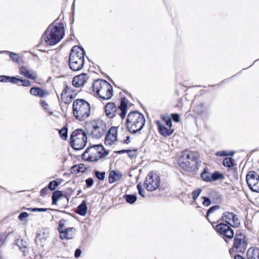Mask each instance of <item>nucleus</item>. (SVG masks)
Returning <instances> with one entry per match:
<instances>
[{
  "label": "nucleus",
  "instance_id": "3c124183",
  "mask_svg": "<svg viewBox=\"0 0 259 259\" xmlns=\"http://www.w3.org/2000/svg\"><path fill=\"white\" fill-rule=\"evenodd\" d=\"M93 179L90 178L85 180L86 185L87 187H91L94 184Z\"/></svg>",
  "mask_w": 259,
  "mask_h": 259
},
{
  "label": "nucleus",
  "instance_id": "9b49d317",
  "mask_svg": "<svg viewBox=\"0 0 259 259\" xmlns=\"http://www.w3.org/2000/svg\"><path fill=\"white\" fill-rule=\"evenodd\" d=\"M222 220L225 222L227 225L233 228H238L240 225L237 215L232 212H225L222 217Z\"/></svg>",
  "mask_w": 259,
  "mask_h": 259
},
{
  "label": "nucleus",
  "instance_id": "58836bf2",
  "mask_svg": "<svg viewBox=\"0 0 259 259\" xmlns=\"http://www.w3.org/2000/svg\"><path fill=\"white\" fill-rule=\"evenodd\" d=\"M59 184L55 180L50 182L48 185V188L53 191L59 186Z\"/></svg>",
  "mask_w": 259,
  "mask_h": 259
},
{
  "label": "nucleus",
  "instance_id": "f704fd0d",
  "mask_svg": "<svg viewBox=\"0 0 259 259\" xmlns=\"http://www.w3.org/2000/svg\"><path fill=\"white\" fill-rule=\"evenodd\" d=\"M60 137L63 140H66L68 136V128L64 126L59 131Z\"/></svg>",
  "mask_w": 259,
  "mask_h": 259
},
{
  "label": "nucleus",
  "instance_id": "1a4fd4ad",
  "mask_svg": "<svg viewBox=\"0 0 259 259\" xmlns=\"http://www.w3.org/2000/svg\"><path fill=\"white\" fill-rule=\"evenodd\" d=\"M246 181L250 189L259 193V175L254 171H250L246 176Z\"/></svg>",
  "mask_w": 259,
  "mask_h": 259
},
{
  "label": "nucleus",
  "instance_id": "412c9836",
  "mask_svg": "<svg viewBox=\"0 0 259 259\" xmlns=\"http://www.w3.org/2000/svg\"><path fill=\"white\" fill-rule=\"evenodd\" d=\"M97 123L94 121L88 125L87 131L89 136L93 138H97Z\"/></svg>",
  "mask_w": 259,
  "mask_h": 259
},
{
  "label": "nucleus",
  "instance_id": "6e6d98bb",
  "mask_svg": "<svg viewBox=\"0 0 259 259\" xmlns=\"http://www.w3.org/2000/svg\"><path fill=\"white\" fill-rule=\"evenodd\" d=\"M48 189V187H45L41 190L40 193L41 196L44 197L47 195Z\"/></svg>",
  "mask_w": 259,
  "mask_h": 259
},
{
  "label": "nucleus",
  "instance_id": "473e14b6",
  "mask_svg": "<svg viewBox=\"0 0 259 259\" xmlns=\"http://www.w3.org/2000/svg\"><path fill=\"white\" fill-rule=\"evenodd\" d=\"M201 177L205 182H211V174L206 169H204L203 170V172L201 174Z\"/></svg>",
  "mask_w": 259,
  "mask_h": 259
},
{
  "label": "nucleus",
  "instance_id": "6ab92c4d",
  "mask_svg": "<svg viewBox=\"0 0 259 259\" xmlns=\"http://www.w3.org/2000/svg\"><path fill=\"white\" fill-rule=\"evenodd\" d=\"M19 71L21 75H24L27 78L34 80L37 78V76L36 75L33 74V71L29 70L26 67L22 66L20 67Z\"/></svg>",
  "mask_w": 259,
  "mask_h": 259
},
{
  "label": "nucleus",
  "instance_id": "423d86ee",
  "mask_svg": "<svg viewBox=\"0 0 259 259\" xmlns=\"http://www.w3.org/2000/svg\"><path fill=\"white\" fill-rule=\"evenodd\" d=\"M70 145L75 150L84 148L87 143V136L82 129H77L72 133L70 138Z\"/></svg>",
  "mask_w": 259,
  "mask_h": 259
},
{
  "label": "nucleus",
  "instance_id": "f03ea898",
  "mask_svg": "<svg viewBox=\"0 0 259 259\" xmlns=\"http://www.w3.org/2000/svg\"><path fill=\"white\" fill-rule=\"evenodd\" d=\"M199 154L197 152L186 150L182 152L178 159L181 167L187 171H194L198 168Z\"/></svg>",
  "mask_w": 259,
  "mask_h": 259
},
{
  "label": "nucleus",
  "instance_id": "4c0bfd02",
  "mask_svg": "<svg viewBox=\"0 0 259 259\" xmlns=\"http://www.w3.org/2000/svg\"><path fill=\"white\" fill-rule=\"evenodd\" d=\"M223 177V175L218 171H215L211 175V182L218 180Z\"/></svg>",
  "mask_w": 259,
  "mask_h": 259
},
{
  "label": "nucleus",
  "instance_id": "f3484780",
  "mask_svg": "<svg viewBox=\"0 0 259 259\" xmlns=\"http://www.w3.org/2000/svg\"><path fill=\"white\" fill-rule=\"evenodd\" d=\"M117 130L112 127L109 131V133L106 136L105 143L106 144L111 145L116 140Z\"/></svg>",
  "mask_w": 259,
  "mask_h": 259
},
{
  "label": "nucleus",
  "instance_id": "f8f14e48",
  "mask_svg": "<svg viewBox=\"0 0 259 259\" xmlns=\"http://www.w3.org/2000/svg\"><path fill=\"white\" fill-rule=\"evenodd\" d=\"M214 228L219 234L227 238L232 239L234 237V231L231 228V226L224 223H220L217 225Z\"/></svg>",
  "mask_w": 259,
  "mask_h": 259
},
{
  "label": "nucleus",
  "instance_id": "49530a36",
  "mask_svg": "<svg viewBox=\"0 0 259 259\" xmlns=\"http://www.w3.org/2000/svg\"><path fill=\"white\" fill-rule=\"evenodd\" d=\"M10 57L14 62H18V57L17 54L14 53L10 52Z\"/></svg>",
  "mask_w": 259,
  "mask_h": 259
},
{
  "label": "nucleus",
  "instance_id": "37998d69",
  "mask_svg": "<svg viewBox=\"0 0 259 259\" xmlns=\"http://www.w3.org/2000/svg\"><path fill=\"white\" fill-rule=\"evenodd\" d=\"M7 237H8V235H7L5 233H1L0 234V244H1V245H3L6 243Z\"/></svg>",
  "mask_w": 259,
  "mask_h": 259
},
{
  "label": "nucleus",
  "instance_id": "a878e982",
  "mask_svg": "<svg viewBox=\"0 0 259 259\" xmlns=\"http://www.w3.org/2000/svg\"><path fill=\"white\" fill-rule=\"evenodd\" d=\"M19 81L18 77L15 76H10L7 75H0V82H11L13 84L17 83Z\"/></svg>",
  "mask_w": 259,
  "mask_h": 259
},
{
  "label": "nucleus",
  "instance_id": "2f4dec72",
  "mask_svg": "<svg viewBox=\"0 0 259 259\" xmlns=\"http://www.w3.org/2000/svg\"><path fill=\"white\" fill-rule=\"evenodd\" d=\"M223 164L226 167L231 168L234 166L235 163L234 159L231 157H226L223 161Z\"/></svg>",
  "mask_w": 259,
  "mask_h": 259
},
{
  "label": "nucleus",
  "instance_id": "72a5a7b5",
  "mask_svg": "<svg viewBox=\"0 0 259 259\" xmlns=\"http://www.w3.org/2000/svg\"><path fill=\"white\" fill-rule=\"evenodd\" d=\"M124 198L125 199L126 201L130 204L134 203L137 199V196L136 194L133 195H128L126 194L124 196Z\"/></svg>",
  "mask_w": 259,
  "mask_h": 259
},
{
  "label": "nucleus",
  "instance_id": "c03bdc74",
  "mask_svg": "<svg viewBox=\"0 0 259 259\" xmlns=\"http://www.w3.org/2000/svg\"><path fill=\"white\" fill-rule=\"evenodd\" d=\"M97 82V80H95L94 81L93 83L92 87V92H91V93L92 94L93 93L94 94V96L95 97L97 96V88H96L95 84L96 82Z\"/></svg>",
  "mask_w": 259,
  "mask_h": 259
},
{
  "label": "nucleus",
  "instance_id": "a19ab883",
  "mask_svg": "<svg viewBox=\"0 0 259 259\" xmlns=\"http://www.w3.org/2000/svg\"><path fill=\"white\" fill-rule=\"evenodd\" d=\"M66 223V220L64 219H61L59 223L58 231L59 233H61L64 230L63 229L64 226Z\"/></svg>",
  "mask_w": 259,
  "mask_h": 259
},
{
  "label": "nucleus",
  "instance_id": "603ef678",
  "mask_svg": "<svg viewBox=\"0 0 259 259\" xmlns=\"http://www.w3.org/2000/svg\"><path fill=\"white\" fill-rule=\"evenodd\" d=\"M51 209L49 208H33L32 209V211H38V212H44L47 211V210H50Z\"/></svg>",
  "mask_w": 259,
  "mask_h": 259
},
{
  "label": "nucleus",
  "instance_id": "13d9d810",
  "mask_svg": "<svg viewBox=\"0 0 259 259\" xmlns=\"http://www.w3.org/2000/svg\"><path fill=\"white\" fill-rule=\"evenodd\" d=\"M216 155L218 156H228V153H227L225 151H218L216 153Z\"/></svg>",
  "mask_w": 259,
  "mask_h": 259
},
{
  "label": "nucleus",
  "instance_id": "39448f33",
  "mask_svg": "<svg viewBox=\"0 0 259 259\" xmlns=\"http://www.w3.org/2000/svg\"><path fill=\"white\" fill-rule=\"evenodd\" d=\"M73 114L79 121H83L91 113L90 104L83 99L75 100L72 105Z\"/></svg>",
  "mask_w": 259,
  "mask_h": 259
},
{
  "label": "nucleus",
  "instance_id": "a211bd4d",
  "mask_svg": "<svg viewBox=\"0 0 259 259\" xmlns=\"http://www.w3.org/2000/svg\"><path fill=\"white\" fill-rule=\"evenodd\" d=\"M30 94L33 96L43 98L48 95L47 91L39 87H32L30 90Z\"/></svg>",
  "mask_w": 259,
  "mask_h": 259
},
{
  "label": "nucleus",
  "instance_id": "6e6552de",
  "mask_svg": "<svg viewBox=\"0 0 259 259\" xmlns=\"http://www.w3.org/2000/svg\"><path fill=\"white\" fill-rule=\"evenodd\" d=\"M160 179L156 174L149 173L146 177L144 185L146 189L149 191L156 190L160 185Z\"/></svg>",
  "mask_w": 259,
  "mask_h": 259
},
{
  "label": "nucleus",
  "instance_id": "4468645a",
  "mask_svg": "<svg viewBox=\"0 0 259 259\" xmlns=\"http://www.w3.org/2000/svg\"><path fill=\"white\" fill-rule=\"evenodd\" d=\"M94 148H97V144L94 145L92 147L88 148L82 154V158L88 161L93 162L97 161V155L96 154L91 152V149Z\"/></svg>",
  "mask_w": 259,
  "mask_h": 259
},
{
  "label": "nucleus",
  "instance_id": "e433bc0d",
  "mask_svg": "<svg viewBox=\"0 0 259 259\" xmlns=\"http://www.w3.org/2000/svg\"><path fill=\"white\" fill-rule=\"evenodd\" d=\"M18 79L19 80L18 81L17 83H16L18 85H22L24 87H29L31 85V82L29 80L26 79H22L18 78Z\"/></svg>",
  "mask_w": 259,
  "mask_h": 259
},
{
  "label": "nucleus",
  "instance_id": "5fc2aeb1",
  "mask_svg": "<svg viewBox=\"0 0 259 259\" xmlns=\"http://www.w3.org/2000/svg\"><path fill=\"white\" fill-rule=\"evenodd\" d=\"M203 106V103H200V104L197 105V106H196V109H195L196 111L198 113H201L202 112V107Z\"/></svg>",
  "mask_w": 259,
  "mask_h": 259
},
{
  "label": "nucleus",
  "instance_id": "e2e57ef3",
  "mask_svg": "<svg viewBox=\"0 0 259 259\" xmlns=\"http://www.w3.org/2000/svg\"><path fill=\"white\" fill-rule=\"evenodd\" d=\"M137 151V150L136 149V150L132 151V152L131 153H128V156L131 158L135 157L136 156Z\"/></svg>",
  "mask_w": 259,
  "mask_h": 259
},
{
  "label": "nucleus",
  "instance_id": "dca6fc26",
  "mask_svg": "<svg viewBox=\"0 0 259 259\" xmlns=\"http://www.w3.org/2000/svg\"><path fill=\"white\" fill-rule=\"evenodd\" d=\"M156 124L157 126L158 130L160 134L164 137H168L170 136L174 131L173 129L166 127L162 125L160 121L159 120L156 121Z\"/></svg>",
  "mask_w": 259,
  "mask_h": 259
},
{
  "label": "nucleus",
  "instance_id": "774afa93",
  "mask_svg": "<svg viewBox=\"0 0 259 259\" xmlns=\"http://www.w3.org/2000/svg\"><path fill=\"white\" fill-rule=\"evenodd\" d=\"M234 154V152L231 151V152H229V153H228V156H233Z\"/></svg>",
  "mask_w": 259,
  "mask_h": 259
},
{
  "label": "nucleus",
  "instance_id": "052dcab7",
  "mask_svg": "<svg viewBox=\"0 0 259 259\" xmlns=\"http://www.w3.org/2000/svg\"><path fill=\"white\" fill-rule=\"evenodd\" d=\"M105 172H99L98 171V180H102L105 178Z\"/></svg>",
  "mask_w": 259,
  "mask_h": 259
},
{
  "label": "nucleus",
  "instance_id": "c756f323",
  "mask_svg": "<svg viewBox=\"0 0 259 259\" xmlns=\"http://www.w3.org/2000/svg\"><path fill=\"white\" fill-rule=\"evenodd\" d=\"M16 244L19 247L20 249H21L24 255H25L26 253H27L26 250L27 243L23 241V240L18 239L16 240Z\"/></svg>",
  "mask_w": 259,
  "mask_h": 259
},
{
  "label": "nucleus",
  "instance_id": "ea45409f",
  "mask_svg": "<svg viewBox=\"0 0 259 259\" xmlns=\"http://www.w3.org/2000/svg\"><path fill=\"white\" fill-rule=\"evenodd\" d=\"M202 190L200 188H198L192 192V198L194 200H196L200 194Z\"/></svg>",
  "mask_w": 259,
  "mask_h": 259
},
{
  "label": "nucleus",
  "instance_id": "69168bd1",
  "mask_svg": "<svg viewBox=\"0 0 259 259\" xmlns=\"http://www.w3.org/2000/svg\"><path fill=\"white\" fill-rule=\"evenodd\" d=\"M131 141H130V138L129 136H127L126 137V139L124 140V142L123 143H125V144H128L130 143Z\"/></svg>",
  "mask_w": 259,
  "mask_h": 259
},
{
  "label": "nucleus",
  "instance_id": "393cba45",
  "mask_svg": "<svg viewBox=\"0 0 259 259\" xmlns=\"http://www.w3.org/2000/svg\"><path fill=\"white\" fill-rule=\"evenodd\" d=\"M248 259H259V248H250L247 252Z\"/></svg>",
  "mask_w": 259,
  "mask_h": 259
},
{
  "label": "nucleus",
  "instance_id": "ddd939ff",
  "mask_svg": "<svg viewBox=\"0 0 259 259\" xmlns=\"http://www.w3.org/2000/svg\"><path fill=\"white\" fill-rule=\"evenodd\" d=\"M87 74L83 73L73 78L72 83L75 88H80L84 85L88 80Z\"/></svg>",
  "mask_w": 259,
  "mask_h": 259
},
{
  "label": "nucleus",
  "instance_id": "c85d7f7f",
  "mask_svg": "<svg viewBox=\"0 0 259 259\" xmlns=\"http://www.w3.org/2000/svg\"><path fill=\"white\" fill-rule=\"evenodd\" d=\"M109 154V151L106 150L101 144H98V159L104 158Z\"/></svg>",
  "mask_w": 259,
  "mask_h": 259
},
{
  "label": "nucleus",
  "instance_id": "aec40b11",
  "mask_svg": "<svg viewBox=\"0 0 259 259\" xmlns=\"http://www.w3.org/2000/svg\"><path fill=\"white\" fill-rule=\"evenodd\" d=\"M127 104L125 101L124 99H121L120 101V104L117 108L118 115L120 117L123 119L125 117L127 111Z\"/></svg>",
  "mask_w": 259,
  "mask_h": 259
},
{
  "label": "nucleus",
  "instance_id": "9d476101",
  "mask_svg": "<svg viewBox=\"0 0 259 259\" xmlns=\"http://www.w3.org/2000/svg\"><path fill=\"white\" fill-rule=\"evenodd\" d=\"M247 245L246 237L241 232L237 233L234 238L233 247L238 252L244 253Z\"/></svg>",
  "mask_w": 259,
  "mask_h": 259
},
{
  "label": "nucleus",
  "instance_id": "7c9ffc66",
  "mask_svg": "<svg viewBox=\"0 0 259 259\" xmlns=\"http://www.w3.org/2000/svg\"><path fill=\"white\" fill-rule=\"evenodd\" d=\"M63 195L62 192L59 190H56L53 193L52 195V204H56L57 203L58 200Z\"/></svg>",
  "mask_w": 259,
  "mask_h": 259
},
{
  "label": "nucleus",
  "instance_id": "4d7b16f0",
  "mask_svg": "<svg viewBox=\"0 0 259 259\" xmlns=\"http://www.w3.org/2000/svg\"><path fill=\"white\" fill-rule=\"evenodd\" d=\"M81 254V249L79 248H77L75 251L74 256L75 258H78L80 256Z\"/></svg>",
  "mask_w": 259,
  "mask_h": 259
},
{
  "label": "nucleus",
  "instance_id": "f257e3e1",
  "mask_svg": "<svg viewBox=\"0 0 259 259\" xmlns=\"http://www.w3.org/2000/svg\"><path fill=\"white\" fill-rule=\"evenodd\" d=\"M65 35V29L63 23L59 26L50 24L44 32L41 39L47 45L54 46L58 44Z\"/></svg>",
  "mask_w": 259,
  "mask_h": 259
},
{
  "label": "nucleus",
  "instance_id": "cd10ccee",
  "mask_svg": "<svg viewBox=\"0 0 259 259\" xmlns=\"http://www.w3.org/2000/svg\"><path fill=\"white\" fill-rule=\"evenodd\" d=\"M76 212L80 215H85L87 212V205L85 201H82L78 206Z\"/></svg>",
  "mask_w": 259,
  "mask_h": 259
},
{
  "label": "nucleus",
  "instance_id": "0eeeda50",
  "mask_svg": "<svg viewBox=\"0 0 259 259\" xmlns=\"http://www.w3.org/2000/svg\"><path fill=\"white\" fill-rule=\"evenodd\" d=\"M100 81V88H98V97L104 100H109L113 96V90L111 85L106 80L98 79Z\"/></svg>",
  "mask_w": 259,
  "mask_h": 259
},
{
  "label": "nucleus",
  "instance_id": "5701e85b",
  "mask_svg": "<svg viewBox=\"0 0 259 259\" xmlns=\"http://www.w3.org/2000/svg\"><path fill=\"white\" fill-rule=\"evenodd\" d=\"M72 91V89H71L68 85H66L64 89L62 92L61 95V101L64 103L65 104H68V100L67 99V95H69L71 92Z\"/></svg>",
  "mask_w": 259,
  "mask_h": 259
},
{
  "label": "nucleus",
  "instance_id": "2eb2a0df",
  "mask_svg": "<svg viewBox=\"0 0 259 259\" xmlns=\"http://www.w3.org/2000/svg\"><path fill=\"white\" fill-rule=\"evenodd\" d=\"M105 111L106 115L109 118H113L118 115L117 108L115 104L113 102L107 103L105 107Z\"/></svg>",
  "mask_w": 259,
  "mask_h": 259
},
{
  "label": "nucleus",
  "instance_id": "7ed1b4c3",
  "mask_svg": "<svg viewBox=\"0 0 259 259\" xmlns=\"http://www.w3.org/2000/svg\"><path fill=\"white\" fill-rule=\"evenodd\" d=\"M145 118L143 114L134 111L130 112L126 119V126L128 131L135 134L140 132L145 124Z\"/></svg>",
  "mask_w": 259,
  "mask_h": 259
},
{
  "label": "nucleus",
  "instance_id": "20e7f679",
  "mask_svg": "<svg viewBox=\"0 0 259 259\" xmlns=\"http://www.w3.org/2000/svg\"><path fill=\"white\" fill-rule=\"evenodd\" d=\"M85 51L78 46H75L71 50L69 55V65L70 68L74 71L80 70L84 62Z\"/></svg>",
  "mask_w": 259,
  "mask_h": 259
},
{
  "label": "nucleus",
  "instance_id": "bb28decb",
  "mask_svg": "<svg viewBox=\"0 0 259 259\" xmlns=\"http://www.w3.org/2000/svg\"><path fill=\"white\" fill-rule=\"evenodd\" d=\"M86 169L83 164H76L71 167L70 171L72 174H77L79 172H84Z\"/></svg>",
  "mask_w": 259,
  "mask_h": 259
},
{
  "label": "nucleus",
  "instance_id": "4be33fe9",
  "mask_svg": "<svg viewBox=\"0 0 259 259\" xmlns=\"http://www.w3.org/2000/svg\"><path fill=\"white\" fill-rule=\"evenodd\" d=\"M75 229L73 227L68 228L60 234V237L61 239H70L73 238L74 234L73 231Z\"/></svg>",
  "mask_w": 259,
  "mask_h": 259
},
{
  "label": "nucleus",
  "instance_id": "864d4df0",
  "mask_svg": "<svg viewBox=\"0 0 259 259\" xmlns=\"http://www.w3.org/2000/svg\"><path fill=\"white\" fill-rule=\"evenodd\" d=\"M74 91L72 90V91L71 92V93L69 94V95H67V99L68 100V104H70L73 99H74L75 97V95L73 94Z\"/></svg>",
  "mask_w": 259,
  "mask_h": 259
},
{
  "label": "nucleus",
  "instance_id": "680f3d73",
  "mask_svg": "<svg viewBox=\"0 0 259 259\" xmlns=\"http://www.w3.org/2000/svg\"><path fill=\"white\" fill-rule=\"evenodd\" d=\"M132 152V151L131 150H119V151H116L115 152L118 154H122L124 153H131Z\"/></svg>",
  "mask_w": 259,
  "mask_h": 259
},
{
  "label": "nucleus",
  "instance_id": "79ce46f5",
  "mask_svg": "<svg viewBox=\"0 0 259 259\" xmlns=\"http://www.w3.org/2000/svg\"><path fill=\"white\" fill-rule=\"evenodd\" d=\"M137 188L138 190L139 194L143 197H145V191L142 188L141 183H139L137 185Z\"/></svg>",
  "mask_w": 259,
  "mask_h": 259
},
{
  "label": "nucleus",
  "instance_id": "a18cd8bd",
  "mask_svg": "<svg viewBox=\"0 0 259 259\" xmlns=\"http://www.w3.org/2000/svg\"><path fill=\"white\" fill-rule=\"evenodd\" d=\"M220 208L219 205H214L210 207L207 211V215H208L209 214L213 212Z\"/></svg>",
  "mask_w": 259,
  "mask_h": 259
},
{
  "label": "nucleus",
  "instance_id": "0e129e2a",
  "mask_svg": "<svg viewBox=\"0 0 259 259\" xmlns=\"http://www.w3.org/2000/svg\"><path fill=\"white\" fill-rule=\"evenodd\" d=\"M40 104H41V106L45 109H46V110L48 109V104L45 101H41L40 102Z\"/></svg>",
  "mask_w": 259,
  "mask_h": 259
},
{
  "label": "nucleus",
  "instance_id": "338daca9",
  "mask_svg": "<svg viewBox=\"0 0 259 259\" xmlns=\"http://www.w3.org/2000/svg\"><path fill=\"white\" fill-rule=\"evenodd\" d=\"M234 259H244L240 255H236L234 257Z\"/></svg>",
  "mask_w": 259,
  "mask_h": 259
},
{
  "label": "nucleus",
  "instance_id": "09e8293b",
  "mask_svg": "<svg viewBox=\"0 0 259 259\" xmlns=\"http://www.w3.org/2000/svg\"><path fill=\"white\" fill-rule=\"evenodd\" d=\"M202 198L204 199V201L202 203L203 205L205 206H208L210 205L211 201L209 198L207 197H202Z\"/></svg>",
  "mask_w": 259,
  "mask_h": 259
},
{
  "label": "nucleus",
  "instance_id": "b1692460",
  "mask_svg": "<svg viewBox=\"0 0 259 259\" xmlns=\"http://www.w3.org/2000/svg\"><path fill=\"white\" fill-rule=\"evenodd\" d=\"M122 175L119 172H116L115 171H111L108 177L109 183L111 184L121 179Z\"/></svg>",
  "mask_w": 259,
  "mask_h": 259
},
{
  "label": "nucleus",
  "instance_id": "de8ad7c7",
  "mask_svg": "<svg viewBox=\"0 0 259 259\" xmlns=\"http://www.w3.org/2000/svg\"><path fill=\"white\" fill-rule=\"evenodd\" d=\"M171 119L175 122H178L180 121V115L178 113H172L171 114Z\"/></svg>",
  "mask_w": 259,
  "mask_h": 259
},
{
  "label": "nucleus",
  "instance_id": "c9c22d12",
  "mask_svg": "<svg viewBox=\"0 0 259 259\" xmlns=\"http://www.w3.org/2000/svg\"><path fill=\"white\" fill-rule=\"evenodd\" d=\"M210 197L212 200H215V203L221 201V195L214 191H212L210 193Z\"/></svg>",
  "mask_w": 259,
  "mask_h": 259
},
{
  "label": "nucleus",
  "instance_id": "8fccbe9b",
  "mask_svg": "<svg viewBox=\"0 0 259 259\" xmlns=\"http://www.w3.org/2000/svg\"><path fill=\"white\" fill-rule=\"evenodd\" d=\"M28 216V214L26 212H21L18 216V219L20 221H23L24 219L26 218Z\"/></svg>",
  "mask_w": 259,
  "mask_h": 259
},
{
  "label": "nucleus",
  "instance_id": "bf43d9fd",
  "mask_svg": "<svg viewBox=\"0 0 259 259\" xmlns=\"http://www.w3.org/2000/svg\"><path fill=\"white\" fill-rule=\"evenodd\" d=\"M166 125L170 128L172 127V121L171 118H167L165 122Z\"/></svg>",
  "mask_w": 259,
  "mask_h": 259
}]
</instances>
